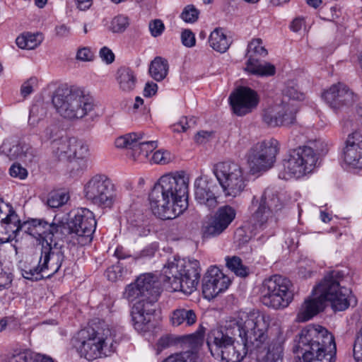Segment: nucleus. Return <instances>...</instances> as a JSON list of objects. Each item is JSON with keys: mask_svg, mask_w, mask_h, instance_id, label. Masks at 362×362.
Here are the masks:
<instances>
[{"mask_svg": "<svg viewBox=\"0 0 362 362\" xmlns=\"http://www.w3.org/2000/svg\"><path fill=\"white\" fill-rule=\"evenodd\" d=\"M171 277L153 273L141 274L134 282L126 286L124 296L129 301L139 299L131 312L134 329L140 333L150 331L153 327L152 319L156 312V303L163 291V286L173 291H182V273Z\"/></svg>", "mask_w": 362, "mask_h": 362, "instance_id": "f257e3e1", "label": "nucleus"}, {"mask_svg": "<svg viewBox=\"0 0 362 362\" xmlns=\"http://www.w3.org/2000/svg\"><path fill=\"white\" fill-rule=\"evenodd\" d=\"M129 25V20L127 16L124 15H118L114 17L109 25V29L112 33H122Z\"/></svg>", "mask_w": 362, "mask_h": 362, "instance_id": "c03bdc74", "label": "nucleus"}, {"mask_svg": "<svg viewBox=\"0 0 362 362\" xmlns=\"http://www.w3.org/2000/svg\"><path fill=\"white\" fill-rule=\"evenodd\" d=\"M0 153L9 160H18L25 163L35 161L37 150L30 144L16 139H5L0 146Z\"/></svg>", "mask_w": 362, "mask_h": 362, "instance_id": "a211bd4d", "label": "nucleus"}, {"mask_svg": "<svg viewBox=\"0 0 362 362\" xmlns=\"http://www.w3.org/2000/svg\"><path fill=\"white\" fill-rule=\"evenodd\" d=\"M83 194L88 201L102 208H111L117 199L115 185L103 174L95 175L88 180Z\"/></svg>", "mask_w": 362, "mask_h": 362, "instance_id": "f8f14e48", "label": "nucleus"}, {"mask_svg": "<svg viewBox=\"0 0 362 362\" xmlns=\"http://www.w3.org/2000/svg\"><path fill=\"white\" fill-rule=\"evenodd\" d=\"M284 204L272 189H267L260 197L254 196L250 206V222L257 231H264L271 236L276 226L278 214Z\"/></svg>", "mask_w": 362, "mask_h": 362, "instance_id": "0eeeda50", "label": "nucleus"}, {"mask_svg": "<svg viewBox=\"0 0 362 362\" xmlns=\"http://www.w3.org/2000/svg\"><path fill=\"white\" fill-rule=\"evenodd\" d=\"M203 333V331L198 330L195 333L186 336L185 338L193 346H197L202 342Z\"/></svg>", "mask_w": 362, "mask_h": 362, "instance_id": "0e129e2a", "label": "nucleus"}, {"mask_svg": "<svg viewBox=\"0 0 362 362\" xmlns=\"http://www.w3.org/2000/svg\"><path fill=\"white\" fill-rule=\"evenodd\" d=\"M168 61L160 57H156L151 63L149 73L151 77L157 81L163 80L168 75Z\"/></svg>", "mask_w": 362, "mask_h": 362, "instance_id": "473e14b6", "label": "nucleus"}, {"mask_svg": "<svg viewBox=\"0 0 362 362\" xmlns=\"http://www.w3.org/2000/svg\"><path fill=\"white\" fill-rule=\"evenodd\" d=\"M339 273H328L313 289L312 296L305 300L296 322H305L322 311L329 303L334 311H344L350 306L349 289L340 285Z\"/></svg>", "mask_w": 362, "mask_h": 362, "instance_id": "20e7f679", "label": "nucleus"}, {"mask_svg": "<svg viewBox=\"0 0 362 362\" xmlns=\"http://www.w3.org/2000/svg\"><path fill=\"white\" fill-rule=\"evenodd\" d=\"M139 134L129 133L119 136L115 141V146L118 148H131L135 151L138 146Z\"/></svg>", "mask_w": 362, "mask_h": 362, "instance_id": "c9c22d12", "label": "nucleus"}, {"mask_svg": "<svg viewBox=\"0 0 362 362\" xmlns=\"http://www.w3.org/2000/svg\"><path fill=\"white\" fill-rule=\"evenodd\" d=\"M206 344L211 355L223 362H240L241 353L234 346L233 337L220 329H214L208 334Z\"/></svg>", "mask_w": 362, "mask_h": 362, "instance_id": "2eb2a0df", "label": "nucleus"}, {"mask_svg": "<svg viewBox=\"0 0 362 362\" xmlns=\"http://www.w3.org/2000/svg\"><path fill=\"white\" fill-rule=\"evenodd\" d=\"M148 29L151 35L157 37L160 36L165 30V25L160 19H154L149 22Z\"/></svg>", "mask_w": 362, "mask_h": 362, "instance_id": "603ef678", "label": "nucleus"}, {"mask_svg": "<svg viewBox=\"0 0 362 362\" xmlns=\"http://www.w3.org/2000/svg\"><path fill=\"white\" fill-rule=\"evenodd\" d=\"M158 146L156 141L143 140V134H139L138 138V146L135 148V152L141 155L144 158H147L149 153H151Z\"/></svg>", "mask_w": 362, "mask_h": 362, "instance_id": "4c0bfd02", "label": "nucleus"}, {"mask_svg": "<svg viewBox=\"0 0 362 362\" xmlns=\"http://www.w3.org/2000/svg\"><path fill=\"white\" fill-rule=\"evenodd\" d=\"M293 351L302 354L304 362H334L336 344L325 327L310 325L301 330Z\"/></svg>", "mask_w": 362, "mask_h": 362, "instance_id": "39448f33", "label": "nucleus"}, {"mask_svg": "<svg viewBox=\"0 0 362 362\" xmlns=\"http://www.w3.org/2000/svg\"><path fill=\"white\" fill-rule=\"evenodd\" d=\"M22 223L13 206L8 203H2L0 210V228L1 232L8 234L4 242L13 240L21 230Z\"/></svg>", "mask_w": 362, "mask_h": 362, "instance_id": "4be33fe9", "label": "nucleus"}, {"mask_svg": "<svg viewBox=\"0 0 362 362\" xmlns=\"http://www.w3.org/2000/svg\"><path fill=\"white\" fill-rule=\"evenodd\" d=\"M293 284L286 277L276 274L264 281L261 302L276 310L286 308L293 300Z\"/></svg>", "mask_w": 362, "mask_h": 362, "instance_id": "1a4fd4ad", "label": "nucleus"}, {"mask_svg": "<svg viewBox=\"0 0 362 362\" xmlns=\"http://www.w3.org/2000/svg\"><path fill=\"white\" fill-rule=\"evenodd\" d=\"M231 283L230 278L225 273H206L202 279V293L208 300H212L225 291Z\"/></svg>", "mask_w": 362, "mask_h": 362, "instance_id": "412c9836", "label": "nucleus"}, {"mask_svg": "<svg viewBox=\"0 0 362 362\" xmlns=\"http://www.w3.org/2000/svg\"><path fill=\"white\" fill-rule=\"evenodd\" d=\"M72 138L62 137L52 144V153L60 160H71Z\"/></svg>", "mask_w": 362, "mask_h": 362, "instance_id": "cd10ccee", "label": "nucleus"}, {"mask_svg": "<svg viewBox=\"0 0 362 362\" xmlns=\"http://www.w3.org/2000/svg\"><path fill=\"white\" fill-rule=\"evenodd\" d=\"M60 130L56 125L47 127L40 134V140L42 143L50 142L51 145L54 141H59L63 136H60Z\"/></svg>", "mask_w": 362, "mask_h": 362, "instance_id": "37998d69", "label": "nucleus"}, {"mask_svg": "<svg viewBox=\"0 0 362 362\" xmlns=\"http://www.w3.org/2000/svg\"><path fill=\"white\" fill-rule=\"evenodd\" d=\"M213 134L212 132L200 131L194 136V141L197 144H204L210 140Z\"/></svg>", "mask_w": 362, "mask_h": 362, "instance_id": "e2e57ef3", "label": "nucleus"}, {"mask_svg": "<svg viewBox=\"0 0 362 362\" xmlns=\"http://www.w3.org/2000/svg\"><path fill=\"white\" fill-rule=\"evenodd\" d=\"M9 175L15 178L24 180L28 176V171L19 163H15L9 168Z\"/></svg>", "mask_w": 362, "mask_h": 362, "instance_id": "864d4df0", "label": "nucleus"}, {"mask_svg": "<svg viewBox=\"0 0 362 362\" xmlns=\"http://www.w3.org/2000/svg\"><path fill=\"white\" fill-rule=\"evenodd\" d=\"M214 173L226 197H237L246 187L247 180L242 168L238 163H218L214 167Z\"/></svg>", "mask_w": 362, "mask_h": 362, "instance_id": "9b49d317", "label": "nucleus"}, {"mask_svg": "<svg viewBox=\"0 0 362 362\" xmlns=\"http://www.w3.org/2000/svg\"><path fill=\"white\" fill-rule=\"evenodd\" d=\"M189 178L182 171L163 175L149 194L151 209L158 218L173 219L188 207Z\"/></svg>", "mask_w": 362, "mask_h": 362, "instance_id": "7ed1b4c3", "label": "nucleus"}, {"mask_svg": "<svg viewBox=\"0 0 362 362\" xmlns=\"http://www.w3.org/2000/svg\"><path fill=\"white\" fill-rule=\"evenodd\" d=\"M6 362H36V360L30 355L23 352L12 355Z\"/></svg>", "mask_w": 362, "mask_h": 362, "instance_id": "052dcab7", "label": "nucleus"}, {"mask_svg": "<svg viewBox=\"0 0 362 362\" xmlns=\"http://www.w3.org/2000/svg\"><path fill=\"white\" fill-rule=\"evenodd\" d=\"M234 332L241 338L242 342L251 355L256 356L255 362H279L281 361L284 336L279 327L272 328L270 334V343L266 354L262 359L258 354L268 336L267 332L270 325V316L259 310L249 312L240 311L234 319Z\"/></svg>", "mask_w": 362, "mask_h": 362, "instance_id": "f03ea898", "label": "nucleus"}, {"mask_svg": "<svg viewBox=\"0 0 362 362\" xmlns=\"http://www.w3.org/2000/svg\"><path fill=\"white\" fill-rule=\"evenodd\" d=\"M195 199L197 202L207 207L209 210L214 209L218 204L216 185L206 178L198 177L194 182Z\"/></svg>", "mask_w": 362, "mask_h": 362, "instance_id": "5701e85b", "label": "nucleus"}, {"mask_svg": "<svg viewBox=\"0 0 362 362\" xmlns=\"http://www.w3.org/2000/svg\"><path fill=\"white\" fill-rule=\"evenodd\" d=\"M69 195L64 192H56L50 194L47 199V205L52 208L62 206L69 200Z\"/></svg>", "mask_w": 362, "mask_h": 362, "instance_id": "49530a36", "label": "nucleus"}, {"mask_svg": "<svg viewBox=\"0 0 362 362\" xmlns=\"http://www.w3.org/2000/svg\"><path fill=\"white\" fill-rule=\"evenodd\" d=\"M158 86L153 82L146 83L144 89V95L145 97H151L157 92Z\"/></svg>", "mask_w": 362, "mask_h": 362, "instance_id": "338daca9", "label": "nucleus"}, {"mask_svg": "<svg viewBox=\"0 0 362 362\" xmlns=\"http://www.w3.org/2000/svg\"><path fill=\"white\" fill-rule=\"evenodd\" d=\"M304 25V21L302 18H296L293 20L291 23L290 28L293 32H298Z\"/></svg>", "mask_w": 362, "mask_h": 362, "instance_id": "774afa93", "label": "nucleus"}, {"mask_svg": "<svg viewBox=\"0 0 362 362\" xmlns=\"http://www.w3.org/2000/svg\"><path fill=\"white\" fill-rule=\"evenodd\" d=\"M278 106H281L283 110L281 112V118L284 120L288 119V122L284 121L282 122V126H287L289 124H292L296 121V115L298 111V105L296 103H286L281 102L280 104H278Z\"/></svg>", "mask_w": 362, "mask_h": 362, "instance_id": "f704fd0d", "label": "nucleus"}, {"mask_svg": "<svg viewBox=\"0 0 362 362\" xmlns=\"http://www.w3.org/2000/svg\"><path fill=\"white\" fill-rule=\"evenodd\" d=\"M209 44L214 50L224 53L230 46L231 39L224 29L216 28L209 35Z\"/></svg>", "mask_w": 362, "mask_h": 362, "instance_id": "a878e982", "label": "nucleus"}, {"mask_svg": "<svg viewBox=\"0 0 362 362\" xmlns=\"http://www.w3.org/2000/svg\"><path fill=\"white\" fill-rule=\"evenodd\" d=\"M317 161V158L311 148L299 147L294 149L284 160V172L279 174V177L284 180L300 177L313 172Z\"/></svg>", "mask_w": 362, "mask_h": 362, "instance_id": "ddd939ff", "label": "nucleus"}, {"mask_svg": "<svg viewBox=\"0 0 362 362\" xmlns=\"http://www.w3.org/2000/svg\"><path fill=\"white\" fill-rule=\"evenodd\" d=\"M196 120L193 117H182L179 122L171 126L172 131L174 132H185L187 129L195 126Z\"/></svg>", "mask_w": 362, "mask_h": 362, "instance_id": "de8ad7c7", "label": "nucleus"}, {"mask_svg": "<svg viewBox=\"0 0 362 362\" xmlns=\"http://www.w3.org/2000/svg\"><path fill=\"white\" fill-rule=\"evenodd\" d=\"M236 216L235 209L229 205H225L218 209L214 221L206 227L204 230L205 235H217L221 233L230 223L234 220Z\"/></svg>", "mask_w": 362, "mask_h": 362, "instance_id": "b1692460", "label": "nucleus"}, {"mask_svg": "<svg viewBox=\"0 0 362 362\" xmlns=\"http://www.w3.org/2000/svg\"><path fill=\"white\" fill-rule=\"evenodd\" d=\"M93 57V52L88 47L80 48L76 53V59L83 62L92 60Z\"/></svg>", "mask_w": 362, "mask_h": 362, "instance_id": "680f3d73", "label": "nucleus"}, {"mask_svg": "<svg viewBox=\"0 0 362 362\" xmlns=\"http://www.w3.org/2000/svg\"><path fill=\"white\" fill-rule=\"evenodd\" d=\"M304 98L303 93L298 90L294 86H287L283 90L282 101L286 103H296V101L302 100Z\"/></svg>", "mask_w": 362, "mask_h": 362, "instance_id": "58836bf2", "label": "nucleus"}, {"mask_svg": "<svg viewBox=\"0 0 362 362\" xmlns=\"http://www.w3.org/2000/svg\"><path fill=\"white\" fill-rule=\"evenodd\" d=\"M354 356L356 360L362 361V327L356 336L354 344Z\"/></svg>", "mask_w": 362, "mask_h": 362, "instance_id": "6e6d98bb", "label": "nucleus"}, {"mask_svg": "<svg viewBox=\"0 0 362 362\" xmlns=\"http://www.w3.org/2000/svg\"><path fill=\"white\" fill-rule=\"evenodd\" d=\"M200 278L199 273L182 274V293L189 295L197 289Z\"/></svg>", "mask_w": 362, "mask_h": 362, "instance_id": "72a5a7b5", "label": "nucleus"}, {"mask_svg": "<svg viewBox=\"0 0 362 362\" xmlns=\"http://www.w3.org/2000/svg\"><path fill=\"white\" fill-rule=\"evenodd\" d=\"M64 255L61 247L58 246L57 242L52 245H45L42 248L41 257L39 262V272L44 270H51L52 272H59Z\"/></svg>", "mask_w": 362, "mask_h": 362, "instance_id": "393cba45", "label": "nucleus"}, {"mask_svg": "<svg viewBox=\"0 0 362 362\" xmlns=\"http://www.w3.org/2000/svg\"><path fill=\"white\" fill-rule=\"evenodd\" d=\"M47 114V109L42 103H37L32 105L30 110L28 122L31 125H35Z\"/></svg>", "mask_w": 362, "mask_h": 362, "instance_id": "ea45409f", "label": "nucleus"}, {"mask_svg": "<svg viewBox=\"0 0 362 362\" xmlns=\"http://www.w3.org/2000/svg\"><path fill=\"white\" fill-rule=\"evenodd\" d=\"M302 148H311L317 158V155L325 154L328 151L327 144L321 139H317L314 141H310L307 146H304Z\"/></svg>", "mask_w": 362, "mask_h": 362, "instance_id": "8fccbe9b", "label": "nucleus"}, {"mask_svg": "<svg viewBox=\"0 0 362 362\" xmlns=\"http://www.w3.org/2000/svg\"><path fill=\"white\" fill-rule=\"evenodd\" d=\"M177 340L175 338H173L170 335H165L163 337H161L156 344L157 346V354H160V352L167 349L177 343Z\"/></svg>", "mask_w": 362, "mask_h": 362, "instance_id": "5fc2aeb1", "label": "nucleus"}, {"mask_svg": "<svg viewBox=\"0 0 362 362\" xmlns=\"http://www.w3.org/2000/svg\"><path fill=\"white\" fill-rule=\"evenodd\" d=\"M341 158L349 170L362 169V134L361 132H354L348 136Z\"/></svg>", "mask_w": 362, "mask_h": 362, "instance_id": "6ab92c4d", "label": "nucleus"}, {"mask_svg": "<svg viewBox=\"0 0 362 362\" xmlns=\"http://www.w3.org/2000/svg\"><path fill=\"white\" fill-rule=\"evenodd\" d=\"M170 321L175 327H178L182 324H185L186 326H191L196 322L197 315L193 310L180 308L172 313Z\"/></svg>", "mask_w": 362, "mask_h": 362, "instance_id": "c85d7f7f", "label": "nucleus"}, {"mask_svg": "<svg viewBox=\"0 0 362 362\" xmlns=\"http://www.w3.org/2000/svg\"><path fill=\"white\" fill-rule=\"evenodd\" d=\"M52 104L57 112L69 121L85 117L95 106L93 98L78 88L57 89L52 97Z\"/></svg>", "mask_w": 362, "mask_h": 362, "instance_id": "6e6552de", "label": "nucleus"}, {"mask_svg": "<svg viewBox=\"0 0 362 362\" xmlns=\"http://www.w3.org/2000/svg\"><path fill=\"white\" fill-rule=\"evenodd\" d=\"M37 85V78L31 77L26 81H25L21 88V95L25 98L33 93L35 86Z\"/></svg>", "mask_w": 362, "mask_h": 362, "instance_id": "4d7b16f0", "label": "nucleus"}, {"mask_svg": "<svg viewBox=\"0 0 362 362\" xmlns=\"http://www.w3.org/2000/svg\"><path fill=\"white\" fill-rule=\"evenodd\" d=\"M66 230L69 241L74 245L84 246L93 240L96 228L93 213L86 208L78 209L66 226L62 223ZM64 233V231H63Z\"/></svg>", "mask_w": 362, "mask_h": 362, "instance_id": "9d476101", "label": "nucleus"}, {"mask_svg": "<svg viewBox=\"0 0 362 362\" xmlns=\"http://www.w3.org/2000/svg\"><path fill=\"white\" fill-rule=\"evenodd\" d=\"M337 100L339 102V108L343 106H349L355 101V96L346 85L339 83V91L337 95Z\"/></svg>", "mask_w": 362, "mask_h": 362, "instance_id": "79ce46f5", "label": "nucleus"}, {"mask_svg": "<svg viewBox=\"0 0 362 362\" xmlns=\"http://www.w3.org/2000/svg\"><path fill=\"white\" fill-rule=\"evenodd\" d=\"M113 333L104 321L79 330L71 339V345L88 361L106 357L115 351Z\"/></svg>", "mask_w": 362, "mask_h": 362, "instance_id": "423d86ee", "label": "nucleus"}, {"mask_svg": "<svg viewBox=\"0 0 362 362\" xmlns=\"http://www.w3.org/2000/svg\"><path fill=\"white\" fill-rule=\"evenodd\" d=\"M199 16V11L192 4L185 6L180 13V18L187 23H195Z\"/></svg>", "mask_w": 362, "mask_h": 362, "instance_id": "a18cd8bd", "label": "nucleus"}, {"mask_svg": "<svg viewBox=\"0 0 362 362\" xmlns=\"http://www.w3.org/2000/svg\"><path fill=\"white\" fill-rule=\"evenodd\" d=\"M99 56L102 61L107 64H112L115 60V54L107 47H103L99 52Z\"/></svg>", "mask_w": 362, "mask_h": 362, "instance_id": "bf43d9fd", "label": "nucleus"}, {"mask_svg": "<svg viewBox=\"0 0 362 362\" xmlns=\"http://www.w3.org/2000/svg\"><path fill=\"white\" fill-rule=\"evenodd\" d=\"M151 159L156 164L165 165L171 161L172 155L168 151L158 150L153 154Z\"/></svg>", "mask_w": 362, "mask_h": 362, "instance_id": "3c124183", "label": "nucleus"}, {"mask_svg": "<svg viewBox=\"0 0 362 362\" xmlns=\"http://www.w3.org/2000/svg\"><path fill=\"white\" fill-rule=\"evenodd\" d=\"M116 80L119 88L122 92L129 93L132 91L136 84V76L133 70L129 67L119 68L116 74Z\"/></svg>", "mask_w": 362, "mask_h": 362, "instance_id": "bb28decb", "label": "nucleus"}, {"mask_svg": "<svg viewBox=\"0 0 362 362\" xmlns=\"http://www.w3.org/2000/svg\"><path fill=\"white\" fill-rule=\"evenodd\" d=\"M73 146L71 148V160L84 159L88 156V147L81 140L72 138Z\"/></svg>", "mask_w": 362, "mask_h": 362, "instance_id": "e433bc0d", "label": "nucleus"}, {"mask_svg": "<svg viewBox=\"0 0 362 362\" xmlns=\"http://www.w3.org/2000/svg\"><path fill=\"white\" fill-rule=\"evenodd\" d=\"M282 110L283 108L281 106H278V104L266 108L262 115L264 122L272 127L282 126V122L284 121L288 122V119L284 120L281 118Z\"/></svg>", "mask_w": 362, "mask_h": 362, "instance_id": "2f4dec72", "label": "nucleus"}, {"mask_svg": "<svg viewBox=\"0 0 362 362\" xmlns=\"http://www.w3.org/2000/svg\"><path fill=\"white\" fill-rule=\"evenodd\" d=\"M52 274L43 276L42 273H22V276L27 280L31 281H37L42 279H50Z\"/></svg>", "mask_w": 362, "mask_h": 362, "instance_id": "69168bd1", "label": "nucleus"}, {"mask_svg": "<svg viewBox=\"0 0 362 362\" xmlns=\"http://www.w3.org/2000/svg\"><path fill=\"white\" fill-rule=\"evenodd\" d=\"M268 52L263 45L262 39L254 38L247 45L246 57L247 60L245 70L251 74L269 76L275 74V66L269 62H261L256 57H264Z\"/></svg>", "mask_w": 362, "mask_h": 362, "instance_id": "f3484780", "label": "nucleus"}, {"mask_svg": "<svg viewBox=\"0 0 362 362\" xmlns=\"http://www.w3.org/2000/svg\"><path fill=\"white\" fill-rule=\"evenodd\" d=\"M43 40L42 35L40 33H23L17 37L16 45L23 49H34L38 47Z\"/></svg>", "mask_w": 362, "mask_h": 362, "instance_id": "7c9ffc66", "label": "nucleus"}, {"mask_svg": "<svg viewBox=\"0 0 362 362\" xmlns=\"http://www.w3.org/2000/svg\"><path fill=\"white\" fill-rule=\"evenodd\" d=\"M279 150V141L274 139H265L255 144L247 155L250 170L255 173L272 168Z\"/></svg>", "mask_w": 362, "mask_h": 362, "instance_id": "4468645a", "label": "nucleus"}, {"mask_svg": "<svg viewBox=\"0 0 362 362\" xmlns=\"http://www.w3.org/2000/svg\"><path fill=\"white\" fill-rule=\"evenodd\" d=\"M63 228L62 223H49L43 219L32 218L22 223L21 230L34 238L42 248L62 238Z\"/></svg>", "mask_w": 362, "mask_h": 362, "instance_id": "dca6fc26", "label": "nucleus"}, {"mask_svg": "<svg viewBox=\"0 0 362 362\" xmlns=\"http://www.w3.org/2000/svg\"><path fill=\"white\" fill-rule=\"evenodd\" d=\"M226 266L231 272H246L247 268L243 264L242 259L237 256L229 257L225 258Z\"/></svg>", "mask_w": 362, "mask_h": 362, "instance_id": "09e8293b", "label": "nucleus"}, {"mask_svg": "<svg viewBox=\"0 0 362 362\" xmlns=\"http://www.w3.org/2000/svg\"><path fill=\"white\" fill-rule=\"evenodd\" d=\"M229 99L233 112L239 116L251 112L257 107L259 100L257 93L247 87L239 88Z\"/></svg>", "mask_w": 362, "mask_h": 362, "instance_id": "aec40b11", "label": "nucleus"}, {"mask_svg": "<svg viewBox=\"0 0 362 362\" xmlns=\"http://www.w3.org/2000/svg\"><path fill=\"white\" fill-rule=\"evenodd\" d=\"M165 268L175 272H197L200 269L199 262L194 259L174 258L165 264Z\"/></svg>", "mask_w": 362, "mask_h": 362, "instance_id": "c756f323", "label": "nucleus"}, {"mask_svg": "<svg viewBox=\"0 0 362 362\" xmlns=\"http://www.w3.org/2000/svg\"><path fill=\"white\" fill-rule=\"evenodd\" d=\"M181 40L183 45L187 47H194L196 42L194 34L189 29H185L182 32Z\"/></svg>", "mask_w": 362, "mask_h": 362, "instance_id": "13d9d810", "label": "nucleus"}, {"mask_svg": "<svg viewBox=\"0 0 362 362\" xmlns=\"http://www.w3.org/2000/svg\"><path fill=\"white\" fill-rule=\"evenodd\" d=\"M339 91V83L332 85L328 90L322 94V98L325 102L333 109H339V102H338L337 95Z\"/></svg>", "mask_w": 362, "mask_h": 362, "instance_id": "a19ab883", "label": "nucleus"}]
</instances>
